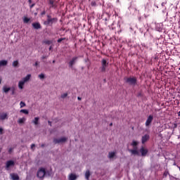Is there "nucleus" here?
<instances>
[{"label": "nucleus", "instance_id": "nucleus-1", "mask_svg": "<svg viewBox=\"0 0 180 180\" xmlns=\"http://www.w3.org/2000/svg\"><path fill=\"white\" fill-rule=\"evenodd\" d=\"M124 81L126 84L131 85L132 86H136V85H137V77H124Z\"/></svg>", "mask_w": 180, "mask_h": 180}, {"label": "nucleus", "instance_id": "nucleus-2", "mask_svg": "<svg viewBox=\"0 0 180 180\" xmlns=\"http://www.w3.org/2000/svg\"><path fill=\"white\" fill-rule=\"evenodd\" d=\"M58 19L57 18H51V15H47V19L44 22L45 26H52L53 23H57Z\"/></svg>", "mask_w": 180, "mask_h": 180}, {"label": "nucleus", "instance_id": "nucleus-3", "mask_svg": "<svg viewBox=\"0 0 180 180\" xmlns=\"http://www.w3.org/2000/svg\"><path fill=\"white\" fill-rule=\"evenodd\" d=\"M109 65V62L106 59H102L101 60V67L100 68L101 72H106V68Z\"/></svg>", "mask_w": 180, "mask_h": 180}, {"label": "nucleus", "instance_id": "nucleus-4", "mask_svg": "<svg viewBox=\"0 0 180 180\" xmlns=\"http://www.w3.org/2000/svg\"><path fill=\"white\" fill-rule=\"evenodd\" d=\"M46 174L47 172H46V169L41 167L37 172V176L39 178V179H43Z\"/></svg>", "mask_w": 180, "mask_h": 180}, {"label": "nucleus", "instance_id": "nucleus-5", "mask_svg": "<svg viewBox=\"0 0 180 180\" xmlns=\"http://www.w3.org/2000/svg\"><path fill=\"white\" fill-rule=\"evenodd\" d=\"M68 139L65 137H62L60 139H54L53 143L55 144H60V143H65L67 141Z\"/></svg>", "mask_w": 180, "mask_h": 180}, {"label": "nucleus", "instance_id": "nucleus-6", "mask_svg": "<svg viewBox=\"0 0 180 180\" xmlns=\"http://www.w3.org/2000/svg\"><path fill=\"white\" fill-rule=\"evenodd\" d=\"M11 167H15V162L13 160H8L6 162V169L9 171Z\"/></svg>", "mask_w": 180, "mask_h": 180}, {"label": "nucleus", "instance_id": "nucleus-7", "mask_svg": "<svg viewBox=\"0 0 180 180\" xmlns=\"http://www.w3.org/2000/svg\"><path fill=\"white\" fill-rule=\"evenodd\" d=\"M77 60H78V56L73 57L68 63L70 68H72L74 65L77 63Z\"/></svg>", "mask_w": 180, "mask_h": 180}, {"label": "nucleus", "instance_id": "nucleus-8", "mask_svg": "<svg viewBox=\"0 0 180 180\" xmlns=\"http://www.w3.org/2000/svg\"><path fill=\"white\" fill-rule=\"evenodd\" d=\"M139 151H140L142 157H146V155H147V154H148V149H147L143 146L140 148Z\"/></svg>", "mask_w": 180, "mask_h": 180}, {"label": "nucleus", "instance_id": "nucleus-9", "mask_svg": "<svg viewBox=\"0 0 180 180\" xmlns=\"http://www.w3.org/2000/svg\"><path fill=\"white\" fill-rule=\"evenodd\" d=\"M129 153H131L132 155H140L139 150H137V147L134 148V149H128Z\"/></svg>", "mask_w": 180, "mask_h": 180}, {"label": "nucleus", "instance_id": "nucleus-10", "mask_svg": "<svg viewBox=\"0 0 180 180\" xmlns=\"http://www.w3.org/2000/svg\"><path fill=\"white\" fill-rule=\"evenodd\" d=\"M149 140H150V135L145 134L141 138V143L142 144H146V143H147V141H148Z\"/></svg>", "mask_w": 180, "mask_h": 180}, {"label": "nucleus", "instance_id": "nucleus-11", "mask_svg": "<svg viewBox=\"0 0 180 180\" xmlns=\"http://www.w3.org/2000/svg\"><path fill=\"white\" fill-rule=\"evenodd\" d=\"M49 5H50V8H53V9H56L57 8V2H56L55 0H49Z\"/></svg>", "mask_w": 180, "mask_h": 180}, {"label": "nucleus", "instance_id": "nucleus-12", "mask_svg": "<svg viewBox=\"0 0 180 180\" xmlns=\"http://www.w3.org/2000/svg\"><path fill=\"white\" fill-rule=\"evenodd\" d=\"M153 115H149L145 124L146 126V127H148V126H150V124H151V123L153 122Z\"/></svg>", "mask_w": 180, "mask_h": 180}, {"label": "nucleus", "instance_id": "nucleus-13", "mask_svg": "<svg viewBox=\"0 0 180 180\" xmlns=\"http://www.w3.org/2000/svg\"><path fill=\"white\" fill-rule=\"evenodd\" d=\"M32 25L34 29H36L37 30L41 29V25H40V22H33Z\"/></svg>", "mask_w": 180, "mask_h": 180}, {"label": "nucleus", "instance_id": "nucleus-14", "mask_svg": "<svg viewBox=\"0 0 180 180\" xmlns=\"http://www.w3.org/2000/svg\"><path fill=\"white\" fill-rule=\"evenodd\" d=\"M5 119H8V114L0 113V120H5Z\"/></svg>", "mask_w": 180, "mask_h": 180}, {"label": "nucleus", "instance_id": "nucleus-15", "mask_svg": "<svg viewBox=\"0 0 180 180\" xmlns=\"http://www.w3.org/2000/svg\"><path fill=\"white\" fill-rule=\"evenodd\" d=\"M116 157V152H109L108 153V158L112 160V158H115Z\"/></svg>", "mask_w": 180, "mask_h": 180}, {"label": "nucleus", "instance_id": "nucleus-16", "mask_svg": "<svg viewBox=\"0 0 180 180\" xmlns=\"http://www.w3.org/2000/svg\"><path fill=\"white\" fill-rule=\"evenodd\" d=\"M5 65H8V60H0V68L5 67Z\"/></svg>", "mask_w": 180, "mask_h": 180}, {"label": "nucleus", "instance_id": "nucleus-17", "mask_svg": "<svg viewBox=\"0 0 180 180\" xmlns=\"http://www.w3.org/2000/svg\"><path fill=\"white\" fill-rule=\"evenodd\" d=\"M84 176L86 180H89V177L91 176V172L89 170H86Z\"/></svg>", "mask_w": 180, "mask_h": 180}, {"label": "nucleus", "instance_id": "nucleus-18", "mask_svg": "<svg viewBox=\"0 0 180 180\" xmlns=\"http://www.w3.org/2000/svg\"><path fill=\"white\" fill-rule=\"evenodd\" d=\"M32 77V75H27L25 77L22 79V82L26 83L27 81L30 79V77Z\"/></svg>", "mask_w": 180, "mask_h": 180}, {"label": "nucleus", "instance_id": "nucleus-19", "mask_svg": "<svg viewBox=\"0 0 180 180\" xmlns=\"http://www.w3.org/2000/svg\"><path fill=\"white\" fill-rule=\"evenodd\" d=\"M25 82H23L22 80L20 81L18 83V88L20 89H23V86L25 85Z\"/></svg>", "mask_w": 180, "mask_h": 180}, {"label": "nucleus", "instance_id": "nucleus-20", "mask_svg": "<svg viewBox=\"0 0 180 180\" xmlns=\"http://www.w3.org/2000/svg\"><path fill=\"white\" fill-rule=\"evenodd\" d=\"M39 119L40 118L39 117H34V120L32 121V123H34V124H35V126H37V124H39Z\"/></svg>", "mask_w": 180, "mask_h": 180}, {"label": "nucleus", "instance_id": "nucleus-21", "mask_svg": "<svg viewBox=\"0 0 180 180\" xmlns=\"http://www.w3.org/2000/svg\"><path fill=\"white\" fill-rule=\"evenodd\" d=\"M77 179V175L76 174H70L69 175V180H75Z\"/></svg>", "mask_w": 180, "mask_h": 180}, {"label": "nucleus", "instance_id": "nucleus-22", "mask_svg": "<svg viewBox=\"0 0 180 180\" xmlns=\"http://www.w3.org/2000/svg\"><path fill=\"white\" fill-rule=\"evenodd\" d=\"M11 178L13 180H19V175H18L17 174H12Z\"/></svg>", "mask_w": 180, "mask_h": 180}, {"label": "nucleus", "instance_id": "nucleus-23", "mask_svg": "<svg viewBox=\"0 0 180 180\" xmlns=\"http://www.w3.org/2000/svg\"><path fill=\"white\" fill-rule=\"evenodd\" d=\"M44 44H47L48 46H50V44H53V41L51 40H44L43 41Z\"/></svg>", "mask_w": 180, "mask_h": 180}, {"label": "nucleus", "instance_id": "nucleus-24", "mask_svg": "<svg viewBox=\"0 0 180 180\" xmlns=\"http://www.w3.org/2000/svg\"><path fill=\"white\" fill-rule=\"evenodd\" d=\"M3 91H4V92H5V94H8L9 92V91H11V88L6 87V86H4L3 87Z\"/></svg>", "mask_w": 180, "mask_h": 180}, {"label": "nucleus", "instance_id": "nucleus-25", "mask_svg": "<svg viewBox=\"0 0 180 180\" xmlns=\"http://www.w3.org/2000/svg\"><path fill=\"white\" fill-rule=\"evenodd\" d=\"M131 146H132L134 148H136V147L139 146V142H137V141H133L132 143H131Z\"/></svg>", "mask_w": 180, "mask_h": 180}, {"label": "nucleus", "instance_id": "nucleus-26", "mask_svg": "<svg viewBox=\"0 0 180 180\" xmlns=\"http://www.w3.org/2000/svg\"><path fill=\"white\" fill-rule=\"evenodd\" d=\"M25 122H26V118H25V117L20 118V119L18 120V123H19L20 124H22V123H25Z\"/></svg>", "mask_w": 180, "mask_h": 180}, {"label": "nucleus", "instance_id": "nucleus-27", "mask_svg": "<svg viewBox=\"0 0 180 180\" xmlns=\"http://www.w3.org/2000/svg\"><path fill=\"white\" fill-rule=\"evenodd\" d=\"M22 20H23L24 23H29V22H30V18H29L27 17H24L22 18Z\"/></svg>", "mask_w": 180, "mask_h": 180}, {"label": "nucleus", "instance_id": "nucleus-28", "mask_svg": "<svg viewBox=\"0 0 180 180\" xmlns=\"http://www.w3.org/2000/svg\"><path fill=\"white\" fill-rule=\"evenodd\" d=\"M20 113H24L25 115H29V110H20Z\"/></svg>", "mask_w": 180, "mask_h": 180}, {"label": "nucleus", "instance_id": "nucleus-29", "mask_svg": "<svg viewBox=\"0 0 180 180\" xmlns=\"http://www.w3.org/2000/svg\"><path fill=\"white\" fill-rule=\"evenodd\" d=\"M20 108H25V106H26V103L23 101H21L20 103Z\"/></svg>", "mask_w": 180, "mask_h": 180}, {"label": "nucleus", "instance_id": "nucleus-30", "mask_svg": "<svg viewBox=\"0 0 180 180\" xmlns=\"http://www.w3.org/2000/svg\"><path fill=\"white\" fill-rule=\"evenodd\" d=\"M18 64H19V62L18 60H15L13 63V66L16 67L17 65H18Z\"/></svg>", "mask_w": 180, "mask_h": 180}, {"label": "nucleus", "instance_id": "nucleus-31", "mask_svg": "<svg viewBox=\"0 0 180 180\" xmlns=\"http://www.w3.org/2000/svg\"><path fill=\"white\" fill-rule=\"evenodd\" d=\"M67 96H68V94H67V93H65V94L61 95V98L63 99H64L65 98H67Z\"/></svg>", "mask_w": 180, "mask_h": 180}, {"label": "nucleus", "instance_id": "nucleus-32", "mask_svg": "<svg viewBox=\"0 0 180 180\" xmlns=\"http://www.w3.org/2000/svg\"><path fill=\"white\" fill-rule=\"evenodd\" d=\"M91 5L92 6H96V1H91Z\"/></svg>", "mask_w": 180, "mask_h": 180}, {"label": "nucleus", "instance_id": "nucleus-33", "mask_svg": "<svg viewBox=\"0 0 180 180\" xmlns=\"http://www.w3.org/2000/svg\"><path fill=\"white\" fill-rule=\"evenodd\" d=\"M39 78H40V79H44V74H41L39 75Z\"/></svg>", "mask_w": 180, "mask_h": 180}, {"label": "nucleus", "instance_id": "nucleus-34", "mask_svg": "<svg viewBox=\"0 0 180 180\" xmlns=\"http://www.w3.org/2000/svg\"><path fill=\"white\" fill-rule=\"evenodd\" d=\"M63 40H65V38H60L58 39V43H61Z\"/></svg>", "mask_w": 180, "mask_h": 180}, {"label": "nucleus", "instance_id": "nucleus-35", "mask_svg": "<svg viewBox=\"0 0 180 180\" xmlns=\"http://www.w3.org/2000/svg\"><path fill=\"white\" fill-rule=\"evenodd\" d=\"M34 147H36V145H35L34 143H32V144L31 145V150H34L33 148H34Z\"/></svg>", "mask_w": 180, "mask_h": 180}, {"label": "nucleus", "instance_id": "nucleus-36", "mask_svg": "<svg viewBox=\"0 0 180 180\" xmlns=\"http://www.w3.org/2000/svg\"><path fill=\"white\" fill-rule=\"evenodd\" d=\"M35 5H36V4H34V3L31 4V5H30V9L33 8Z\"/></svg>", "mask_w": 180, "mask_h": 180}, {"label": "nucleus", "instance_id": "nucleus-37", "mask_svg": "<svg viewBox=\"0 0 180 180\" xmlns=\"http://www.w3.org/2000/svg\"><path fill=\"white\" fill-rule=\"evenodd\" d=\"M163 176L165 177L168 176V172H165V173L163 174Z\"/></svg>", "mask_w": 180, "mask_h": 180}, {"label": "nucleus", "instance_id": "nucleus-38", "mask_svg": "<svg viewBox=\"0 0 180 180\" xmlns=\"http://www.w3.org/2000/svg\"><path fill=\"white\" fill-rule=\"evenodd\" d=\"M0 134H4V129L0 127Z\"/></svg>", "mask_w": 180, "mask_h": 180}, {"label": "nucleus", "instance_id": "nucleus-39", "mask_svg": "<svg viewBox=\"0 0 180 180\" xmlns=\"http://www.w3.org/2000/svg\"><path fill=\"white\" fill-rule=\"evenodd\" d=\"M12 151H13V148H10L9 150H8L9 154H11L12 153Z\"/></svg>", "mask_w": 180, "mask_h": 180}, {"label": "nucleus", "instance_id": "nucleus-40", "mask_svg": "<svg viewBox=\"0 0 180 180\" xmlns=\"http://www.w3.org/2000/svg\"><path fill=\"white\" fill-rule=\"evenodd\" d=\"M44 58H47V56H43L41 57V59H42V60H44Z\"/></svg>", "mask_w": 180, "mask_h": 180}, {"label": "nucleus", "instance_id": "nucleus-41", "mask_svg": "<svg viewBox=\"0 0 180 180\" xmlns=\"http://www.w3.org/2000/svg\"><path fill=\"white\" fill-rule=\"evenodd\" d=\"M12 95H15V89H13L12 90Z\"/></svg>", "mask_w": 180, "mask_h": 180}, {"label": "nucleus", "instance_id": "nucleus-42", "mask_svg": "<svg viewBox=\"0 0 180 180\" xmlns=\"http://www.w3.org/2000/svg\"><path fill=\"white\" fill-rule=\"evenodd\" d=\"M34 65H35V67H37V65H39V62H36V63H34Z\"/></svg>", "mask_w": 180, "mask_h": 180}, {"label": "nucleus", "instance_id": "nucleus-43", "mask_svg": "<svg viewBox=\"0 0 180 180\" xmlns=\"http://www.w3.org/2000/svg\"><path fill=\"white\" fill-rule=\"evenodd\" d=\"M48 123H49V126L51 127V121H48Z\"/></svg>", "mask_w": 180, "mask_h": 180}, {"label": "nucleus", "instance_id": "nucleus-44", "mask_svg": "<svg viewBox=\"0 0 180 180\" xmlns=\"http://www.w3.org/2000/svg\"><path fill=\"white\" fill-rule=\"evenodd\" d=\"M41 15H46V11H43V12L41 13Z\"/></svg>", "mask_w": 180, "mask_h": 180}, {"label": "nucleus", "instance_id": "nucleus-45", "mask_svg": "<svg viewBox=\"0 0 180 180\" xmlns=\"http://www.w3.org/2000/svg\"><path fill=\"white\" fill-rule=\"evenodd\" d=\"M28 3H29L30 5V4H32V0H28Z\"/></svg>", "mask_w": 180, "mask_h": 180}, {"label": "nucleus", "instance_id": "nucleus-46", "mask_svg": "<svg viewBox=\"0 0 180 180\" xmlns=\"http://www.w3.org/2000/svg\"><path fill=\"white\" fill-rule=\"evenodd\" d=\"M78 101H81V97H77Z\"/></svg>", "mask_w": 180, "mask_h": 180}, {"label": "nucleus", "instance_id": "nucleus-47", "mask_svg": "<svg viewBox=\"0 0 180 180\" xmlns=\"http://www.w3.org/2000/svg\"><path fill=\"white\" fill-rule=\"evenodd\" d=\"M52 49H53V46L49 47V50H52Z\"/></svg>", "mask_w": 180, "mask_h": 180}, {"label": "nucleus", "instance_id": "nucleus-48", "mask_svg": "<svg viewBox=\"0 0 180 180\" xmlns=\"http://www.w3.org/2000/svg\"><path fill=\"white\" fill-rule=\"evenodd\" d=\"M110 126H113V123L111 122V123L110 124Z\"/></svg>", "mask_w": 180, "mask_h": 180}, {"label": "nucleus", "instance_id": "nucleus-49", "mask_svg": "<svg viewBox=\"0 0 180 180\" xmlns=\"http://www.w3.org/2000/svg\"><path fill=\"white\" fill-rule=\"evenodd\" d=\"M2 83V79H0V84Z\"/></svg>", "mask_w": 180, "mask_h": 180}, {"label": "nucleus", "instance_id": "nucleus-50", "mask_svg": "<svg viewBox=\"0 0 180 180\" xmlns=\"http://www.w3.org/2000/svg\"><path fill=\"white\" fill-rule=\"evenodd\" d=\"M178 116H180V111L178 112Z\"/></svg>", "mask_w": 180, "mask_h": 180}, {"label": "nucleus", "instance_id": "nucleus-51", "mask_svg": "<svg viewBox=\"0 0 180 180\" xmlns=\"http://www.w3.org/2000/svg\"><path fill=\"white\" fill-rule=\"evenodd\" d=\"M52 63H53V64H54V63H56V60H53V62H52Z\"/></svg>", "mask_w": 180, "mask_h": 180}, {"label": "nucleus", "instance_id": "nucleus-52", "mask_svg": "<svg viewBox=\"0 0 180 180\" xmlns=\"http://www.w3.org/2000/svg\"><path fill=\"white\" fill-rule=\"evenodd\" d=\"M41 147H44V144H42V145L41 146Z\"/></svg>", "mask_w": 180, "mask_h": 180}, {"label": "nucleus", "instance_id": "nucleus-53", "mask_svg": "<svg viewBox=\"0 0 180 180\" xmlns=\"http://www.w3.org/2000/svg\"><path fill=\"white\" fill-rule=\"evenodd\" d=\"M175 127H176V124H174Z\"/></svg>", "mask_w": 180, "mask_h": 180}]
</instances>
